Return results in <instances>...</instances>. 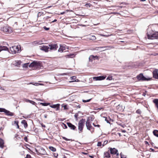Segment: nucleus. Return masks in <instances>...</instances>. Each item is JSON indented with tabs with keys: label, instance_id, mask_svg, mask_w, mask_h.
Returning <instances> with one entry per match:
<instances>
[{
	"label": "nucleus",
	"instance_id": "nucleus-1",
	"mask_svg": "<svg viewBox=\"0 0 158 158\" xmlns=\"http://www.w3.org/2000/svg\"><path fill=\"white\" fill-rule=\"evenodd\" d=\"M151 32H148L147 36L149 39L153 40L158 39V31L154 33L152 31Z\"/></svg>",
	"mask_w": 158,
	"mask_h": 158
},
{
	"label": "nucleus",
	"instance_id": "nucleus-2",
	"mask_svg": "<svg viewBox=\"0 0 158 158\" xmlns=\"http://www.w3.org/2000/svg\"><path fill=\"white\" fill-rule=\"evenodd\" d=\"M41 63L40 61H34L29 65V67H34L35 68H39L41 66Z\"/></svg>",
	"mask_w": 158,
	"mask_h": 158
},
{
	"label": "nucleus",
	"instance_id": "nucleus-3",
	"mask_svg": "<svg viewBox=\"0 0 158 158\" xmlns=\"http://www.w3.org/2000/svg\"><path fill=\"white\" fill-rule=\"evenodd\" d=\"M21 49L20 45L13 46L10 48V50L12 54H15L18 52Z\"/></svg>",
	"mask_w": 158,
	"mask_h": 158
},
{
	"label": "nucleus",
	"instance_id": "nucleus-4",
	"mask_svg": "<svg viewBox=\"0 0 158 158\" xmlns=\"http://www.w3.org/2000/svg\"><path fill=\"white\" fill-rule=\"evenodd\" d=\"M85 119H81L79 122L78 124V129L79 131L82 132L85 125Z\"/></svg>",
	"mask_w": 158,
	"mask_h": 158
},
{
	"label": "nucleus",
	"instance_id": "nucleus-5",
	"mask_svg": "<svg viewBox=\"0 0 158 158\" xmlns=\"http://www.w3.org/2000/svg\"><path fill=\"white\" fill-rule=\"evenodd\" d=\"M35 150L38 154L44 155L46 154L45 149L42 147H38L37 149H35Z\"/></svg>",
	"mask_w": 158,
	"mask_h": 158
},
{
	"label": "nucleus",
	"instance_id": "nucleus-6",
	"mask_svg": "<svg viewBox=\"0 0 158 158\" xmlns=\"http://www.w3.org/2000/svg\"><path fill=\"white\" fill-rule=\"evenodd\" d=\"M0 112H3L5 113L6 115L8 116H12L14 115V113L10 112L3 108H0Z\"/></svg>",
	"mask_w": 158,
	"mask_h": 158
},
{
	"label": "nucleus",
	"instance_id": "nucleus-7",
	"mask_svg": "<svg viewBox=\"0 0 158 158\" xmlns=\"http://www.w3.org/2000/svg\"><path fill=\"white\" fill-rule=\"evenodd\" d=\"M1 30L3 31L5 33H10L12 30L10 29V28L6 26L1 28Z\"/></svg>",
	"mask_w": 158,
	"mask_h": 158
},
{
	"label": "nucleus",
	"instance_id": "nucleus-8",
	"mask_svg": "<svg viewBox=\"0 0 158 158\" xmlns=\"http://www.w3.org/2000/svg\"><path fill=\"white\" fill-rule=\"evenodd\" d=\"M136 78L139 80L148 81L149 80V79L145 77L142 73H140L139 75L137 76Z\"/></svg>",
	"mask_w": 158,
	"mask_h": 158
},
{
	"label": "nucleus",
	"instance_id": "nucleus-9",
	"mask_svg": "<svg viewBox=\"0 0 158 158\" xmlns=\"http://www.w3.org/2000/svg\"><path fill=\"white\" fill-rule=\"evenodd\" d=\"M48 46L50 50H56L58 47L57 44H50Z\"/></svg>",
	"mask_w": 158,
	"mask_h": 158
},
{
	"label": "nucleus",
	"instance_id": "nucleus-10",
	"mask_svg": "<svg viewBox=\"0 0 158 158\" xmlns=\"http://www.w3.org/2000/svg\"><path fill=\"white\" fill-rule=\"evenodd\" d=\"M106 77V76H100L98 77H93V79L94 80H95V81H100L104 79Z\"/></svg>",
	"mask_w": 158,
	"mask_h": 158
},
{
	"label": "nucleus",
	"instance_id": "nucleus-11",
	"mask_svg": "<svg viewBox=\"0 0 158 158\" xmlns=\"http://www.w3.org/2000/svg\"><path fill=\"white\" fill-rule=\"evenodd\" d=\"M86 126L87 128L89 130H90V129H92V126L91 124L89 122V119H87L86 123Z\"/></svg>",
	"mask_w": 158,
	"mask_h": 158
},
{
	"label": "nucleus",
	"instance_id": "nucleus-12",
	"mask_svg": "<svg viewBox=\"0 0 158 158\" xmlns=\"http://www.w3.org/2000/svg\"><path fill=\"white\" fill-rule=\"evenodd\" d=\"M67 48V47L64 45H60V48L59 49L58 51L59 52H62L66 49Z\"/></svg>",
	"mask_w": 158,
	"mask_h": 158
},
{
	"label": "nucleus",
	"instance_id": "nucleus-13",
	"mask_svg": "<svg viewBox=\"0 0 158 158\" xmlns=\"http://www.w3.org/2000/svg\"><path fill=\"white\" fill-rule=\"evenodd\" d=\"M40 49L42 50L47 52L49 50V47L48 46L43 45V46L41 47Z\"/></svg>",
	"mask_w": 158,
	"mask_h": 158
},
{
	"label": "nucleus",
	"instance_id": "nucleus-14",
	"mask_svg": "<svg viewBox=\"0 0 158 158\" xmlns=\"http://www.w3.org/2000/svg\"><path fill=\"white\" fill-rule=\"evenodd\" d=\"M153 77L155 78L158 79V69H155L153 72Z\"/></svg>",
	"mask_w": 158,
	"mask_h": 158
},
{
	"label": "nucleus",
	"instance_id": "nucleus-15",
	"mask_svg": "<svg viewBox=\"0 0 158 158\" xmlns=\"http://www.w3.org/2000/svg\"><path fill=\"white\" fill-rule=\"evenodd\" d=\"M110 150L111 154H116L118 152V150L115 148H110Z\"/></svg>",
	"mask_w": 158,
	"mask_h": 158
},
{
	"label": "nucleus",
	"instance_id": "nucleus-16",
	"mask_svg": "<svg viewBox=\"0 0 158 158\" xmlns=\"http://www.w3.org/2000/svg\"><path fill=\"white\" fill-rule=\"evenodd\" d=\"M67 124L68 126L71 129L74 130L76 128V127L74 125L70 123H67Z\"/></svg>",
	"mask_w": 158,
	"mask_h": 158
},
{
	"label": "nucleus",
	"instance_id": "nucleus-17",
	"mask_svg": "<svg viewBox=\"0 0 158 158\" xmlns=\"http://www.w3.org/2000/svg\"><path fill=\"white\" fill-rule=\"evenodd\" d=\"M153 102L155 104L156 107L158 110V99H155L153 100Z\"/></svg>",
	"mask_w": 158,
	"mask_h": 158
},
{
	"label": "nucleus",
	"instance_id": "nucleus-18",
	"mask_svg": "<svg viewBox=\"0 0 158 158\" xmlns=\"http://www.w3.org/2000/svg\"><path fill=\"white\" fill-rule=\"evenodd\" d=\"M60 105L59 104H57L56 105H53L51 106V107L54 108H56V110H58L59 108Z\"/></svg>",
	"mask_w": 158,
	"mask_h": 158
},
{
	"label": "nucleus",
	"instance_id": "nucleus-19",
	"mask_svg": "<svg viewBox=\"0 0 158 158\" xmlns=\"http://www.w3.org/2000/svg\"><path fill=\"white\" fill-rule=\"evenodd\" d=\"M8 50V48L6 47V46H0V52L2 51H3V50H5V51H6V50Z\"/></svg>",
	"mask_w": 158,
	"mask_h": 158
},
{
	"label": "nucleus",
	"instance_id": "nucleus-20",
	"mask_svg": "<svg viewBox=\"0 0 158 158\" xmlns=\"http://www.w3.org/2000/svg\"><path fill=\"white\" fill-rule=\"evenodd\" d=\"M104 157L106 158H109L110 157V156L109 152H106L104 153Z\"/></svg>",
	"mask_w": 158,
	"mask_h": 158
},
{
	"label": "nucleus",
	"instance_id": "nucleus-21",
	"mask_svg": "<svg viewBox=\"0 0 158 158\" xmlns=\"http://www.w3.org/2000/svg\"><path fill=\"white\" fill-rule=\"evenodd\" d=\"M21 123L24 125V126L25 128H26L28 126L27 123L26 121L24 120L22 121Z\"/></svg>",
	"mask_w": 158,
	"mask_h": 158
},
{
	"label": "nucleus",
	"instance_id": "nucleus-22",
	"mask_svg": "<svg viewBox=\"0 0 158 158\" xmlns=\"http://www.w3.org/2000/svg\"><path fill=\"white\" fill-rule=\"evenodd\" d=\"M4 143L3 140L0 138V147L2 148L3 147Z\"/></svg>",
	"mask_w": 158,
	"mask_h": 158
},
{
	"label": "nucleus",
	"instance_id": "nucleus-23",
	"mask_svg": "<svg viewBox=\"0 0 158 158\" xmlns=\"http://www.w3.org/2000/svg\"><path fill=\"white\" fill-rule=\"evenodd\" d=\"M88 38L89 39L92 40H94L96 39V37L94 35H89V36Z\"/></svg>",
	"mask_w": 158,
	"mask_h": 158
},
{
	"label": "nucleus",
	"instance_id": "nucleus-24",
	"mask_svg": "<svg viewBox=\"0 0 158 158\" xmlns=\"http://www.w3.org/2000/svg\"><path fill=\"white\" fill-rule=\"evenodd\" d=\"M95 57H97V58H98V56H95L93 55L90 56L89 57V61L90 62H92V59H94Z\"/></svg>",
	"mask_w": 158,
	"mask_h": 158
},
{
	"label": "nucleus",
	"instance_id": "nucleus-25",
	"mask_svg": "<svg viewBox=\"0 0 158 158\" xmlns=\"http://www.w3.org/2000/svg\"><path fill=\"white\" fill-rule=\"evenodd\" d=\"M19 122L18 121H15L13 123V125H16L17 128H19V126L18 125Z\"/></svg>",
	"mask_w": 158,
	"mask_h": 158
},
{
	"label": "nucleus",
	"instance_id": "nucleus-26",
	"mask_svg": "<svg viewBox=\"0 0 158 158\" xmlns=\"http://www.w3.org/2000/svg\"><path fill=\"white\" fill-rule=\"evenodd\" d=\"M153 135L157 137H158V131L157 130H154L153 131Z\"/></svg>",
	"mask_w": 158,
	"mask_h": 158
},
{
	"label": "nucleus",
	"instance_id": "nucleus-27",
	"mask_svg": "<svg viewBox=\"0 0 158 158\" xmlns=\"http://www.w3.org/2000/svg\"><path fill=\"white\" fill-rule=\"evenodd\" d=\"M49 149H50V150L51 151L53 152H55L56 150L55 148L51 146L49 147Z\"/></svg>",
	"mask_w": 158,
	"mask_h": 158
},
{
	"label": "nucleus",
	"instance_id": "nucleus-28",
	"mask_svg": "<svg viewBox=\"0 0 158 158\" xmlns=\"http://www.w3.org/2000/svg\"><path fill=\"white\" fill-rule=\"evenodd\" d=\"M29 63L24 64H23V67L25 68H27L29 66Z\"/></svg>",
	"mask_w": 158,
	"mask_h": 158
},
{
	"label": "nucleus",
	"instance_id": "nucleus-29",
	"mask_svg": "<svg viewBox=\"0 0 158 158\" xmlns=\"http://www.w3.org/2000/svg\"><path fill=\"white\" fill-rule=\"evenodd\" d=\"M108 47L107 46H105V47H100L98 48H102V50L103 51H104L106 50V49H105V48H106Z\"/></svg>",
	"mask_w": 158,
	"mask_h": 158
},
{
	"label": "nucleus",
	"instance_id": "nucleus-30",
	"mask_svg": "<svg viewBox=\"0 0 158 158\" xmlns=\"http://www.w3.org/2000/svg\"><path fill=\"white\" fill-rule=\"evenodd\" d=\"M40 104L42 105L43 106H46L49 105V103H41Z\"/></svg>",
	"mask_w": 158,
	"mask_h": 158
},
{
	"label": "nucleus",
	"instance_id": "nucleus-31",
	"mask_svg": "<svg viewBox=\"0 0 158 158\" xmlns=\"http://www.w3.org/2000/svg\"><path fill=\"white\" fill-rule=\"evenodd\" d=\"M110 120H108V119H105V120L107 122V123H109L110 124V121H112L113 122V119H109Z\"/></svg>",
	"mask_w": 158,
	"mask_h": 158
},
{
	"label": "nucleus",
	"instance_id": "nucleus-32",
	"mask_svg": "<svg viewBox=\"0 0 158 158\" xmlns=\"http://www.w3.org/2000/svg\"><path fill=\"white\" fill-rule=\"evenodd\" d=\"M120 155L121 158H126V156L124 155L122 153H120Z\"/></svg>",
	"mask_w": 158,
	"mask_h": 158
},
{
	"label": "nucleus",
	"instance_id": "nucleus-33",
	"mask_svg": "<svg viewBox=\"0 0 158 158\" xmlns=\"http://www.w3.org/2000/svg\"><path fill=\"white\" fill-rule=\"evenodd\" d=\"M91 100V99H90L87 100H82V102H89V101H90Z\"/></svg>",
	"mask_w": 158,
	"mask_h": 158
},
{
	"label": "nucleus",
	"instance_id": "nucleus-34",
	"mask_svg": "<svg viewBox=\"0 0 158 158\" xmlns=\"http://www.w3.org/2000/svg\"><path fill=\"white\" fill-rule=\"evenodd\" d=\"M112 79L113 78L112 76H109L107 77L106 79L109 80H112Z\"/></svg>",
	"mask_w": 158,
	"mask_h": 158
},
{
	"label": "nucleus",
	"instance_id": "nucleus-35",
	"mask_svg": "<svg viewBox=\"0 0 158 158\" xmlns=\"http://www.w3.org/2000/svg\"><path fill=\"white\" fill-rule=\"evenodd\" d=\"M108 143V141L107 140H105V141L104 142H103V143L102 144V146H104V145H106V144H107Z\"/></svg>",
	"mask_w": 158,
	"mask_h": 158
},
{
	"label": "nucleus",
	"instance_id": "nucleus-36",
	"mask_svg": "<svg viewBox=\"0 0 158 158\" xmlns=\"http://www.w3.org/2000/svg\"><path fill=\"white\" fill-rule=\"evenodd\" d=\"M21 63V61H18L17 62L16 64V65H19Z\"/></svg>",
	"mask_w": 158,
	"mask_h": 158
},
{
	"label": "nucleus",
	"instance_id": "nucleus-37",
	"mask_svg": "<svg viewBox=\"0 0 158 158\" xmlns=\"http://www.w3.org/2000/svg\"><path fill=\"white\" fill-rule=\"evenodd\" d=\"M102 145V143L101 142H98L97 144L98 146L100 147Z\"/></svg>",
	"mask_w": 158,
	"mask_h": 158
},
{
	"label": "nucleus",
	"instance_id": "nucleus-38",
	"mask_svg": "<svg viewBox=\"0 0 158 158\" xmlns=\"http://www.w3.org/2000/svg\"><path fill=\"white\" fill-rule=\"evenodd\" d=\"M68 56L69 57H70L71 58H72L74 56V55L73 54H70V55H68Z\"/></svg>",
	"mask_w": 158,
	"mask_h": 158
},
{
	"label": "nucleus",
	"instance_id": "nucleus-39",
	"mask_svg": "<svg viewBox=\"0 0 158 158\" xmlns=\"http://www.w3.org/2000/svg\"><path fill=\"white\" fill-rule=\"evenodd\" d=\"M63 139L66 141H69L71 140L70 139H68L64 137H63Z\"/></svg>",
	"mask_w": 158,
	"mask_h": 158
},
{
	"label": "nucleus",
	"instance_id": "nucleus-40",
	"mask_svg": "<svg viewBox=\"0 0 158 158\" xmlns=\"http://www.w3.org/2000/svg\"><path fill=\"white\" fill-rule=\"evenodd\" d=\"M25 158H31V157L30 155L27 154Z\"/></svg>",
	"mask_w": 158,
	"mask_h": 158
},
{
	"label": "nucleus",
	"instance_id": "nucleus-41",
	"mask_svg": "<svg viewBox=\"0 0 158 158\" xmlns=\"http://www.w3.org/2000/svg\"><path fill=\"white\" fill-rule=\"evenodd\" d=\"M63 107H64V110H67L68 109L67 105H64Z\"/></svg>",
	"mask_w": 158,
	"mask_h": 158
},
{
	"label": "nucleus",
	"instance_id": "nucleus-42",
	"mask_svg": "<svg viewBox=\"0 0 158 158\" xmlns=\"http://www.w3.org/2000/svg\"><path fill=\"white\" fill-rule=\"evenodd\" d=\"M44 28V29H45V30H48L49 29V28H48V27H46L45 26H44L43 27Z\"/></svg>",
	"mask_w": 158,
	"mask_h": 158
},
{
	"label": "nucleus",
	"instance_id": "nucleus-43",
	"mask_svg": "<svg viewBox=\"0 0 158 158\" xmlns=\"http://www.w3.org/2000/svg\"><path fill=\"white\" fill-rule=\"evenodd\" d=\"M76 78V77L75 76H73L71 77V80H75Z\"/></svg>",
	"mask_w": 158,
	"mask_h": 158
},
{
	"label": "nucleus",
	"instance_id": "nucleus-44",
	"mask_svg": "<svg viewBox=\"0 0 158 158\" xmlns=\"http://www.w3.org/2000/svg\"><path fill=\"white\" fill-rule=\"evenodd\" d=\"M136 112L137 113L139 114H140L141 113V111H140V110H139V109L137 110L136 111Z\"/></svg>",
	"mask_w": 158,
	"mask_h": 158
},
{
	"label": "nucleus",
	"instance_id": "nucleus-45",
	"mask_svg": "<svg viewBox=\"0 0 158 158\" xmlns=\"http://www.w3.org/2000/svg\"><path fill=\"white\" fill-rule=\"evenodd\" d=\"M40 124H41L42 127H43L45 128V126L44 125L43 123H40Z\"/></svg>",
	"mask_w": 158,
	"mask_h": 158
},
{
	"label": "nucleus",
	"instance_id": "nucleus-46",
	"mask_svg": "<svg viewBox=\"0 0 158 158\" xmlns=\"http://www.w3.org/2000/svg\"><path fill=\"white\" fill-rule=\"evenodd\" d=\"M78 114L77 113H76L74 115V117L75 118H77L78 116Z\"/></svg>",
	"mask_w": 158,
	"mask_h": 158
},
{
	"label": "nucleus",
	"instance_id": "nucleus-47",
	"mask_svg": "<svg viewBox=\"0 0 158 158\" xmlns=\"http://www.w3.org/2000/svg\"><path fill=\"white\" fill-rule=\"evenodd\" d=\"M93 125L94 126V127H99L100 126L99 125H96L94 124V123H93Z\"/></svg>",
	"mask_w": 158,
	"mask_h": 158
},
{
	"label": "nucleus",
	"instance_id": "nucleus-48",
	"mask_svg": "<svg viewBox=\"0 0 158 158\" xmlns=\"http://www.w3.org/2000/svg\"><path fill=\"white\" fill-rule=\"evenodd\" d=\"M90 131L91 132H93L94 131V128L92 127V129H90Z\"/></svg>",
	"mask_w": 158,
	"mask_h": 158
},
{
	"label": "nucleus",
	"instance_id": "nucleus-49",
	"mask_svg": "<svg viewBox=\"0 0 158 158\" xmlns=\"http://www.w3.org/2000/svg\"><path fill=\"white\" fill-rule=\"evenodd\" d=\"M54 155L55 157H57V156H58V155L57 154H56L55 153L54 154Z\"/></svg>",
	"mask_w": 158,
	"mask_h": 158
},
{
	"label": "nucleus",
	"instance_id": "nucleus-50",
	"mask_svg": "<svg viewBox=\"0 0 158 158\" xmlns=\"http://www.w3.org/2000/svg\"><path fill=\"white\" fill-rule=\"evenodd\" d=\"M63 124L64 125V128H65V129L67 128V126H66V125L65 124H64V123H63Z\"/></svg>",
	"mask_w": 158,
	"mask_h": 158
},
{
	"label": "nucleus",
	"instance_id": "nucleus-51",
	"mask_svg": "<svg viewBox=\"0 0 158 158\" xmlns=\"http://www.w3.org/2000/svg\"><path fill=\"white\" fill-rule=\"evenodd\" d=\"M31 115H28L27 117V118H31Z\"/></svg>",
	"mask_w": 158,
	"mask_h": 158
},
{
	"label": "nucleus",
	"instance_id": "nucleus-52",
	"mask_svg": "<svg viewBox=\"0 0 158 158\" xmlns=\"http://www.w3.org/2000/svg\"><path fill=\"white\" fill-rule=\"evenodd\" d=\"M82 153L84 155H86L88 154L87 153L83 152Z\"/></svg>",
	"mask_w": 158,
	"mask_h": 158
},
{
	"label": "nucleus",
	"instance_id": "nucleus-53",
	"mask_svg": "<svg viewBox=\"0 0 158 158\" xmlns=\"http://www.w3.org/2000/svg\"><path fill=\"white\" fill-rule=\"evenodd\" d=\"M77 107L78 108H81V106L80 105H78L77 106Z\"/></svg>",
	"mask_w": 158,
	"mask_h": 158
},
{
	"label": "nucleus",
	"instance_id": "nucleus-54",
	"mask_svg": "<svg viewBox=\"0 0 158 158\" xmlns=\"http://www.w3.org/2000/svg\"><path fill=\"white\" fill-rule=\"evenodd\" d=\"M89 156L91 158H94V156Z\"/></svg>",
	"mask_w": 158,
	"mask_h": 158
},
{
	"label": "nucleus",
	"instance_id": "nucleus-55",
	"mask_svg": "<svg viewBox=\"0 0 158 158\" xmlns=\"http://www.w3.org/2000/svg\"><path fill=\"white\" fill-rule=\"evenodd\" d=\"M121 131H122V132H124H124H126V131H125V130H122Z\"/></svg>",
	"mask_w": 158,
	"mask_h": 158
},
{
	"label": "nucleus",
	"instance_id": "nucleus-56",
	"mask_svg": "<svg viewBox=\"0 0 158 158\" xmlns=\"http://www.w3.org/2000/svg\"><path fill=\"white\" fill-rule=\"evenodd\" d=\"M56 21H57L56 19H54L53 21H52V22L53 23V22H55Z\"/></svg>",
	"mask_w": 158,
	"mask_h": 158
},
{
	"label": "nucleus",
	"instance_id": "nucleus-57",
	"mask_svg": "<svg viewBox=\"0 0 158 158\" xmlns=\"http://www.w3.org/2000/svg\"><path fill=\"white\" fill-rule=\"evenodd\" d=\"M117 134L119 136H120L121 135V133H118Z\"/></svg>",
	"mask_w": 158,
	"mask_h": 158
},
{
	"label": "nucleus",
	"instance_id": "nucleus-58",
	"mask_svg": "<svg viewBox=\"0 0 158 158\" xmlns=\"http://www.w3.org/2000/svg\"><path fill=\"white\" fill-rule=\"evenodd\" d=\"M141 1H142V2H144V1H146V0H140Z\"/></svg>",
	"mask_w": 158,
	"mask_h": 158
},
{
	"label": "nucleus",
	"instance_id": "nucleus-59",
	"mask_svg": "<svg viewBox=\"0 0 158 158\" xmlns=\"http://www.w3.org/2000/svg\"><path fill=\"white\" fill-rule=\"evenodd\" d=\"M44 118H47L46 115H44Z\"/></svg>",
	"mask_w": 158,
	"mask_h": 158
},
{
	"label": "nucleus",
	"instance_id": "nucleus-60",
	"mask_svg": "<svg viewBox=\"0 0 158 158\" xmlns=\"http://www.w3.org/2000/svg\"><path fill=\"white\" fill-rule=\"evenodd\" d=\"M145 142L146 143V144H148V143L147 141H145Z\"/></svg>",
	"mask_w": 158,
	"mask_h": 158
},
{
	"label": "nucleus",
	"instance_id": "nucleus-61",
	"mask_svg": "<svg viewBox=\"0 0 158 158\" xmlns=\"http://www.w3.org/2000/svg\"><path fill=\"white\" fill-rule=\"evenodd\" d=\"M64 12H62V13H61V15H63V14H64Z\"/></svg>",
	"mask_w": 158,
	"mask_h": 158
},
{
	"label": "nucleus",
	"instance_id": "nucleus-62",
	"mask_svg": "<svg viewBox=\"0 0 158 158\" xmlns=\"http://www.w3.org/2000/svg\"><path fill=\"white\" fill-rule=\"evenodd\" d=\"M116 154V155H117V156H118V155H119L118 153L117 152V154Z\"/></svg>",
	"mask_w": 158,
	"mask_h": 158
},
{
	"label": "nucleus",
	"instance_id": "nucleus-63",
	"mask_svg": "<svg viewBox=\"0 0 158 158\" xmlns=\"http://www.w3.org/2000/svg\"><path fill=\"white\" fill-rule=\"evenodd\" d=\"M27 139V137H25V138H24V139Z\"/></svg>",
	"mask_w": 158,
	"mask_h": 158
},
{
	"label": "nucleus",
	"instance_id": "nucleus-64",
	"mask_svg": "<svg viewBox=\"0 0 158 158\" xmlns=\"http://www.w3.org/2000/svg\"><path fill=\"white\" fill-rule=\"evenodd\" d=\"M32 83H31L30 84H32Z\"/></svg>",
	"mask_w": 158,
	"mask_h": 158
}]
</instances>
